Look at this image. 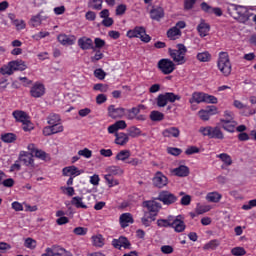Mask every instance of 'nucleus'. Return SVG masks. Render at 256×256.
I'll return each instance as SVG.
<instances>
[{"instance_id": "nucleus-1", "label": "nucleus", "mask_w": 256, "mask_h": 256, "mask_svg": "<svg viewBox=\"0 0 256 256\" xmlns=\"http://www.w3.org/2000/svg\"><path fill=\"white\" fill-rule=\"evenodd\" d=\"M171 59L177 63V65H183L187 63V59L185 58V54H187L188 50L184 44H177L176 49L169 48L168 50Z\"/></svg>"}, {"instance_id": "nucleus-2", "label": "nucleus", "mask_w": 256, "mask_h": 256, "mask_svg": "<svg viewBox=\"0 0 256 256\" xmlns=\"http://www.w3.org/2000/svg\"><path fill=\"white\" fill-rule=\"evenodd\" d=\"M199 133L204 137H208L209 139H225V134L221 131V128L219 126H201L199 129Z\"/></svg>"}, {"instance_id": "nucleus-3", "label": "nucleus", "mask_w": 256, "mask_h": 256, "mask_svg": "<svg viewBox=\"0 0 256 256\" xmlns=\"http://www.w3.org/2000/svg\"><path fill=\"white\" fill-rule=\"evenodd\" d=\"M126 37L130 39L138 38L142 43H150L151 36L146 34V29L143 26H136L132 30L126 32Z\"/></svg>"}, {"instance_id": "nucleus-4", "label": "nucleus", "mask_w": 256, "mask_h": 256, "mask_svg": "<svg viewBox=\"0 0 256 256\" xmlns=\"http://www.w3.org/2000/svg\"><path fill=\"white\" fill-rule=\"evenodd\" d=\"M180 100H181L180 95H177L174 92H166L157 96L156 105L159 108H165L168 103H175L176 101H180Z\"/></svg>"}, {"instance_id": "nucleus-5", "label": "nucleus", "mask_w": 256, "mask_h": 256, "mask_svg": "<svg viewBox=\"0 0 256 256\" xmlns=\"http://www.w3.org/2000/svg\"><path fill=\"white\" fill-rule=\"evenodd\" d=\"M217 67L224 76H229L231 73V63L227 52H220L217 61Z\"/></svg>"}, {"instance_id": "nucleus-6", "label": "nucleus", "mask_w": 256, "mask_h": 256, "mask_svg": "<svg viewBox=\"0 0 256 256\" xmlns=\"http://www.w3.org/2000/svg\"><path fill=\"white\" fill-rule=\"evenodd\" d=\"M227 11L229 15L233 19H241L242 17H245L247 15V8L243 5H237V4H229L227 7Z\"/></svg>"}, {"instance_id": "nucleus-7", "label": "nucleus", "mask_w": 256, "mask_h": 256, "mask_svg": "<svg viewBox=\"0 0 256 256\" xmlns=\"http://www.w3.org/2000/svg\"><path fill=\"white\" fill-rule=\"evenodd\" d=\"M157 69H159L163 75H171L176 67L171 59L162 58L157 62Z\"/></svg>"}, {"instance_id": "nucleus-8", "label": "nucleus", "mask_w": 256, "mask_h": 256, "mask_svg": "<svg viewBox=\"0 0 256 256\" xmlns=\"http://www.w3.org/2000/svg\"><path fill=\"white\" fill-rule=\"evenodd\" d=\"M142 206L148 210V215H150V219H152V221H155V218L158 216V213L162 208L161 204L155 200L144 201Z\"/></svg>"}, {"instance_id": "nucleus-9", "label": "nucleus", "mask_w": 256, "mask_h": 256, "mask_svg": "<svg viewBox=\"0 0 256 256\" xmlns=\"http://www.w3.org/2000/svg\"><path fill=\"white\" fill-rule=\"evenodd\" d=\"M156 200L162 202L163 205L171 206L179 200V197L172 192L161 191L159 192V196H157Z\"/></svg>"}, {"instance_id": "nucleus-10", "label": "nucleus", "mask_w": 256, "mask_h": 256, "mask_svg": "<svg viewBox=\"0 0 256 256\" xmlns=\"http://www.w3.org/2000/svg\"><path fill=\"white\" fill-rule=\"evenodd\" d=\"M152 183L157 189H162L168 185V178L164 173L158 171L155 173Z\"/></svg>"}, {"instance_id": "nucleus-11", "label": "nucleus", "mask_w": 256, "mask_h": 256, "mask_svg": "<svg viewBox=\"0 0 256 256\" xmlns=\"http://www.w3.org/2000/svg\"><path fill=\"white\" fill-rule=\"evenodd\" d=\"M108 116L111 119H122L126 115V109L122 107H115L114 104L108 106Z\"/></svg>"}, {"instance_id": "nucleus-12", "label": "nucleus", "mask_w": 256, "mask_h": 256, "mask_svg": "<svg viewBox=\"0 0 256 256\" xmlns=\"http://www.w3.org/2000/svg\"><path fill=\"white\" fill-rule=\"evenodd\" d=\"M46 88L44 84L41 82H36L32 85L30 89V95L33 98H41L43 95H45Z\"/></svg>"}, {"instance_id": "nucleus-13", "label": "nucleus", "mask_w": 256, "mask_h": 256, "mask_svg": "<svg viewBox=\"0 0 256 256\" xmlns=\"http://www.w3.org/2000/svg\"><path fill=\"white\" fill-rule=\"evenodd\" d=\"M186 227L187 226H185L183 217L181 215H178L176 217L174 216L172 223H171V228L175 229V232L182 233Z\"/></svg>"}, {"instance_id": "nucleus-14", "label": "nucleus", "mask_w": 256, "mask_h": 256, "mask_svg": "<svg viewBox=\"0 0 256 256\" xmlns=\"http://www.w3.org/2000/svg\"><path fill=\"white\" fill-rule=\"evenodd\" d=\"M111 244L115 249H130L131 246L129 239L123 236H121L120 238H114Z\"/></svg>"}, {"instance_id": "nucleus-15", "label": "nucleus", "mask_w": 256, "mask_h": 256, "mask_svg": "<svg viewBox=\"0 0 256 256\" xmlns=\"http://www.w3.org/2000/svg\"><path fill=\"white\" fill-rule=\"evenodd\" d=\"M150 19L160 22L162 18L165 17V11L162 7H153L152 10L149 11Z\"/></svg>"}, {"instance_id": "nucleus-16", "label": "nucleus", "mask_w": 256, "mask_h": 256, "mask_svg": "<svg viewBox=\"0 0 256 256\" xmlns=\"http://www.w3.org/2000/svg\"><path fill=\"white\" fill-rule=\"evenodd\" d=\"M78 47L82 50H95L92 39L85 36L78 39Z\"/></svg>"}, {"instance_id": "nucleus-17", "label": "nucleus", "mask_w": 256, "mask_h": 256, "mask_svg": "<svg viewBox=\"0 0 256 256\" xmlns=\"http://www.w3.org/2000/svg\"><path fill=\"white\" fill-rule=\"evenodd\" d=\"M25 166H34V155L29 152H21L20 157L18 158Z\"/></svg>"}, {"instance_id": "nucleus-18", "label": "nucleus", "mask_w": 256, "mask_h": 256, "mask_svg": "<svg viewBox=\"0 0 256 256\" xmlns=\"http://www.w3.org/2000/svg\"><path fill=\"white\" fill-rule=\"evenodd\" d=\"M57 41L63 46H72L76 42V37L74 35L68 36L66 34H60L59 36H57Z\"/></svg>"}, {"instance_id": "nucleus-19", "label": "nucleus", "mask_w": 256, "mask_h": 256, "mask_svg": "<svg viewBox=\"0 0 256 256\" xmlns=\"http://www.w3.org/2000/svg\"><path fill=\"white\" fill-rule=\"evenodd\" d=\"M141 109H144L143 104H139L136 107H132L131 109L126 110V119L133 121L141 113Z\"/></svg>"}, {"instance_id": "nucleus-20", "label": "nucleus", "mask_w": 256, "mask_h": 256, "mask_svg": "<svg viewBox=\"0 0 256 256\" xmlns=\"http://www.w3.org/2000/svg\"><path fill=\"white\" fill-rule=\"evenodd\" d=\"M180 134V129L177 127H169L162 132L164 138H179Z\"/></svg>"}, {"instance_id": "nucleus-21", "label": "nucleus", "mask_w": 256, "mask_h": 256, "mask_svg": "<svg viewBox=\"0 0 256 256\" xmlns=\"http://www.w3.org/2000/svg\"><path fill=\"white\" fill-rule=\"evenodd\" d=\"M222 129L229 133H235L238 123L235 120H220Z\"/></svg>"}, {"instance_id": "nucleus-22", "label": "nucleus", "mask_w": 256, "mask_h": 256, "mask_svg": "<svg viewBox=\"0 0 256 256\" xmlns=\"http://www.w3.org/2000/svg\"><path fill=\"white\" fill-rule=\"evenodd\" d=\"M134 223V218L133 215H131V213H123L120 216V225L122 229H126L127 227H129V224H133Z\"/></svg>"}, {"instance_id": "nucleus-23", "label": "nucleus", "mask_w": 256, "mask_h": 256, "mask_svg": "<svg viewBox=\"0 0 256 256\" xmlns=\"http://www.w3.org/2000/svg\"><path fill=\"white\" fill-rule=\"evenodd\" d=\"M62 175L71 177L80 176L81 171L75 165H71L63 168Z\"/></svg>"}, {"instance_id": "nucleus-24", "label": "nucleus", "mask_w": 256, "mask_h": 256, "mask_svg": "<svg viewBox=\"0 0 256 256\" xmlns=\"http://www.w3.org/2000/svg\"><path fill=\"white\" fill-rule=\"evenodd\" d=\"M13 117L18 123H27L28 121H30V117L28 116V114L19 110L13 112Z\"/></svg>"}, {"instance_id": "nucleus-25", "label": "nucleus", "mask_w": 256, "mask_h": 256, "mask_svg": "<svg viewBox=\"0 0 256 256\" xmlns=\"http://www.w3.org/2000/svg\"><path fill=\"white\" fill-rule=\"evenodd\" d=\"M172 173L175 174V176L179 177H187L190 174V169L186 165H179L177 168H175Z\"/></svg>"}, {"instance_id": "nucleus-26", "label": "nucleus", "mask_w": 256, "mask_h": 256, "mask_svg": "<svg viewBox=\"0 0 256 256\" xmlns=\"http://www.w3.org/2000/svg\"><path fill=\"white\" fill-rule=\"evenodd\" d=\"M9 65L13 69V71H25L27 69V65L25 61L22 60H15V61H10Z\"/></svg>"}, {"instance_id": "nucleus-27", "label": "nucleus", "mask_w": 256, "mask_h": 256, "mask_svg": "<svg viewBox=\"0 0 256 256\" xmlns=\"http://www.w3.org/2000/svg\"><path fill=\"white\" fill-rule=\"evenodd\" d=\"M196 29L198 30V33L201 37H205L208 33H210L211 26L210 24L205 23L204 20H201V23Z\"/></svg>"}, {"instance_id": "nucleus-28", "label": "nucleus", "mask_w": 256, "mask_h": 256, "mask_svg": "<svg viewBox=\"0 0 256 256\" xmlns=\"http://www.w3.org/2000/svg\"><path fill=\"white\" fill-rule=\"evenodd\" d=\"M115 143L120 146H125L129 142V136L127 133L120 132L115 134Z\"/></svg>"}, {"instance_id": "nucleus-29", "label": "nucleus", "mask_w": 256, "mask_h": 256, "mask_svg": "<svg viewBox=\"0 0 256 256\" xmlns=\"http://www.w3.org/2000/svg\"><path fill=\"white\" fill-rule=\"evenodd\" d=\"M28 149L31 150V154L33 156H36L38 159H41L43 161L46 160V158H47L46 152H44L42 150L35 149L34 144H29Z\"/></svg>"}, {"instance_id": "nucleus-30", "label": "nucleus", "mask_w": 256, "mask_h": 256, "mask_svg": "<svg viewBox=\"0 0 256 256\" xmlns=\"http://www.w3.org/2000/svg\"><path fill=\"white\" fill-rule=\"evenodd\" d=\"M205 101V93L204 92H193L192 97L188 100L191 104L194 103H204Z\"/></svg>"}, {"instance_id": "nucleus-31", "label": "nucleus", "mask_w": 256, "mask_h": 256, "mask_svg": "<svg viewBox=\"0 0 256 256\" xmlns=\"http://www.w3.org/2000/svg\"><path fill=\"white\" fill-rule=\"evenodd\" d=\"M174 216H168L166 219H157V227L159 228H171Z\"/></svg>"}, {"instance_id": "nucleus-32", "label": "nucleus", "mask_w": 256, "mask_h": 256, "mask_svg": "<svg viewBox=\"0 0 256 256\" xmlns=\"http://www.w3.org/2000/svg\"><path fill=\"white\" fill-rule=\"evenodd\" d=\"M182 35V32L180 29L176 28V27H172L168 30L167 32V37L172 40L175 41L177 39H179V37Z\"/></svg>"}, {"instance_id": "nucleus-33", "label": "nucleus", "mask_w": 256, "mask_h": 256, "mask_svg": "<svg viewBox=\"0 0 256 256\" xmlns=\"http://www.w3.org/2000/svg\"><path fill=\"white\" fill-rule=\"evenodd\" d=\"M206 199L209 203H219L222 199V195L219 192H209Z\"/></svg>"}, {"instance_id": "nucleus-34", "label": "nucleus", "mask_w": 256, "mask_h": 256, "mask_svg": "<svg viewBox=\"0 0 256 256\" xmlns=\"http://www.w3.org/2000/svg\"><path fill=\"white\" fill-rule=\"evenodd\" d=\"M71 205L75 206L77 209H88V206L83 203V198L79 196L71 199Z\"/></svg>"}, {"instance_id": "nucleus-35", "label": "nucleus", "mask_w": 256, "mask_h": 256, "mask_svg": "<svg viewBox=\"0 0 256 256\" xmlns=\"http://www.w3.org/2000/svg\"><path fill=\"white\" fill-rule=\"evenodd\" d=\"M196 59H198L200 63H208L211 61L212 55L210 52H199L196 54Z\"/></svg>"}, {"instance_id": "nucleus-36", "label": "nucleus", "mask_w": 256, "mask_h": 256, "mask_svg": "<svg viewBox=\"0 0 256 256\" xmlns=\"http://www.w3.org/2000/svg\"><path fill=\"white\" fill-rule=\"evenodd\" d=\"M149 119L152 122H161L165 119V114L159 111L150 112Z\"/></svg>"}, {"instance_id": "nucleus-37", "label": "nucleus", "mask_w": 256, "mask_h": 256, "mask_svg": "<svg viewBox=\"0 0 256 256\" xmlns=\"http://www.w3.org/2000/svg\"><path fill=\"white\" fill-rule=\"evenodd\" d=\"M54 251V256H73L72 252L67 251L61 246H52Z\"/></svg>"}, {"instance_id": "nucleus-38", "label": "nucleus", "mask_w": 256, "mask_h": 256, "mask_svg": "<svg viewBox=\"0 0 256 256\" xmlns=\"http://www.w3.org/2000/svg\"><path fill=\"white\" fill-rule=\"evenodd\" d=\"M1 141L3 143H14L17 141V135L14 133H4L1 135Z\"/></svg>"}, {"instance_id": "nucleus-39", "label": "nucleus", "mask_w": 256, "mask_h": 256, "mask_svg": "<svg viewBox=\"0 0 256 256\" xmlns=\"http://www.w3.org/2000/svg\"><path fill=\"white\" fill-rule=\"evenodd\" d=\"M131 156V152L129 150H122L121 152H118L116 155L117 161L126 162Z\"/></svg>"}, {"instance_id": "nucleus-40", "label": "nucleus", "mask_w": 256, "mask_h": 256, "mask_svg": "<svg viewBox=\"0 0 256 256\" xmlns=\"http://www.w3.org/2000/svg\"><path fill=\"white\" fill-rule=\"evenodd\" d=\"M104 180L106 181L109 188H113L119 185V181L114 179L111 174L104 175Z\"/></svg>"}, {"instance_id": "nucleus-41", "label": "nucleus", "mask_w": 256, "mask_h": 256, "mask_svg": "<svg viewBox=\"0 0 256 256\" xmlns=\"http://www.w3.org/2000/svg\"><path fill=\"white\" fill-rule=\"evenodd\" d=\"M61 118L58 114H49L47 118V123L52 126V125H58L60 124Z\"/></svg>"}, {"instance_id": "nucleus-42", "label": "nucleus", "mask_w": 256, "mask_h": 256, "mask_svg": "<svg viewBox=\"0 0 256 256\" xmlns=\"http://www.w3.org/2000/svg\"><path fill=\"white\" fill-rule=\"evenodd\" d=\"M217 158H220V160L226 165V166H230L231 164H233V159L230 157L229 154L227 153H221L217 155Z\"/></svg>"}, {"instance_id": "nucleus-43", "label": "nucleus", "mask_w": 256, "mask_h": 256, "mask_svg": "<svg viewBox=\"0 0 256 256\" xmlns=\"http://www.w3.org/2000/svg\"><path fill=\"white\" fill-rule=\"evenodd\" d=\"M142 134V131L141 129H139L138 127L136 126H131L129 129H128V137H132V138H137L138 136H141Z\"/></svg>"}, {"instance_id": "nucleus-44", "label": "nucleus", "mask_w": 256, "mask_h": 256, "mask_svg": "<svg viewBox=\"0 0 256 256\" xmlns=\"http://www.w3.org/2000/svg\"><path fill=\"white\" fill-rule=\"evenodd\" d=\"M42 24V16L41 14H37L36 16H32L30 19V25H32L33 28H37L41 26Z\"/></svg>"}, {"instance_id": "nucleus-45", "label": "nucleus", "mask_w": 256, "mask_h": 256, "mask_svg": "<svg viewBox=\"0 0 256 256\" xmlns=\"http://www.w3.org/2000/svg\"><path fill=\"white\" fill-rule=\"evenodd\" d=\"M24 247L26 249L34 250L37 247V241L34 238H27L24 241Z\"/></svg>"}, {"instance_id": "nucleus-46", "label": "nucleus", "mask_w": 256, "mask_h": 256, "mask_svg": "<svg viewBox=\"0 0 256 256\" xmlns=\"http://www.w3.org/2000/svg\"><path fill=\"white\" fill-rule=\"evenodd\" d=\"M92 242L95 247L102 248L104 246V238L102 235L93 236Z\"/></svg>"}, {"instance_id": "nucleus-47", "label": "nucleus", "mask_w": 256, "mask_h": 256, "mask_svg": "<svg viewBox=\"0 0 256 256\" xmlns=\"http://www.w3.org/2000/svg\"><path fill=\"white\" fill-rule=\"evenodd\" d=\"M0 74L1 75H13L14 74V70H13V68H11V64L8 63L6 65H3L0 68Z\"/></svg>"}, {"instance_id": "nucleus-48", "label": "nucleus", "mask_w": 256, "mask_h": 256, "mask_svg": "<svg viewBox=\"0 0 256 256\" xmlns=\"http://www.w3.org/2000/svg\"><path fill=\"white\" fill-rule=\"evenodd\" d=\"M219 241L217 239L210 240L209 243L203 246L204 250H216L219 247Z\"/></svg>"}, {"instance_id": "nucleus-49", "label": "nucleus", "mask_w": 256, "mask_h": 256, "mask_svg": "<svg viewBox=\"0 0 256 256\" xmlns=\"http://www.w3.org/2000/svg\"><path fill=\"white\" fill-rule=\"evenodd\" d=\"M109 89H110V86H108V84L98 83V84H94L93 86V90L99 91L101 93H107Z\"/></svg>"}, {"instance_id": "nucleus-50", "label": "nucleus", "mask_w": 256, "mask_h": 256, "mask_svg": "<svg viewBox=\"0 0 256 256\" xmlns=\"http://www.w3.org/2000/svg\"><path fill=\"white\" fill-rule=\"evenodd\" d=\"M211 210V206H203V205H196L195 213L198 215H203Z\"/></svg>"}, {"instance_id": "nucleus-51", "label": "nucleus", "mask_w": 256, "mask_h": 256, "mask_svg": "<svg viewBox=\"0 0 256 256\" xmlns=\"http://www.w3.org/2000/svg\"><path fill=\"white\" fill-rule=\"evenodd\" d=\"M93 51L95 52V54L91 57L92 63H97L104 58V54L101 53L100 50L93 49Z\"/></svg>"}, {"instance_id": "nucleus-52", "label": "nucleus", "mask_w": 256, "mask_h": 256, "mask_svg": "<svg viewBox=\"0 0 256 256\" xmlns=\"http://www.w3.org/2000/svg\"><path fill=\"white\" fill-rule=\"evenodd\" d=\"M231 254L233 256H244L246 255V251L243 247H234L231 250Z\"/></svg>"}, {"instance_id": "nucleus-53", "label": "nucleus", "mask_w": 256, "mask_h": 256, "mask_svg": "<svg viewBox=\"0 0 256 256\" xmlns=\"http://www.w3.org/2000/svg\"><path fill=\"white\" fill-rule=\"evenodd\" d=\"M94 49H103L106 45V42L104 39L102 38H95L94 39Z\"/></svg>"}, {"instance_id": "nucleus-54", "label": "nucleus", "mask_w": 256, "mask_h": 256, "mask_svg": "<svg viewBox=\"0 0 256 256\" xmlns=\"http://www.w3.org/2000/svg\"><path fill=\"white\" fill-rule=\"evenodd\" d=\"M61 191L63 192V194H66L67 196H70V197L75 195V189L72 186H68V187L62 186Z\"/></svg>"}, {"instance_id": "nucleus-55", "label": "nucleus", "mask_w": 256, "mask_h": 256, "mask_svg": "<svg viewBox=\"0 0 256 256\" xmlns=\"http://www.w3.org/2000/svg\"><path fill=\"white\" fill-rule=\"evenodd\" d=\"M152 222H154V220H152L150 214L147 215V213H146L145 216L141 218V223L145 227H150Z\"/></svg>"}, {"instance_id": "nucleus-56", "label": "nucleus", "mask_w": 256, "mask_h": 256, "mask_svg": "<svg viewBox=\"0 0 256 256\" xmlns=\"http://www.w3.org/2000/svg\"><path fill=\"white\" fill-rule=\"evenodd\" d=\"M94 77L98 78L99 80L102 81L106 77V72L103 69H101V68L95 69L94 70Z\"/></svg>"}, {"instance_id": "nucleus-57", "label": "nucleus", "mask_w": 256, "mask_h": 256, "mask_svg": "<svg viewBox=\"0 0 256 256\" xmlns=\"http://www.w3.org/2000/svg\"><path fill=\"white\" fill-rule=\"evenodd\" d=\"M204 103L218 104V98L213 95L205 93Z\"/></svg>"}, {"instance_id": "nucleus-58", "label": "nucleus", "mask_w": 256, "mask_h": 256, "mask_svg": "<svg viewBox=\"0 0 256 256\" xmlns=\"http://www.w3.org/2000/svg\"><path fill=\"white\" fill-rule=\"evenodd\" d=\"M198 115H199L200 119H201L202 121H204V122L209 121L210 118H211V115H210L207 111H205L204 109H201V110L198 112Z\"/></svg>"}, {"instance_id": "nucleus-59", "label": "nucleus", "mask_w": 256, "mask_h": 256, "mask_svg": "<svg viewBox=\"0 0 256 256\" xmlns=\"http://www.w3.org/2000/svg\"><path fill=\"white\" fill-rule=\"evenodd\" d=\"M78 156H83L86 159H90L92 157V151L88 148H84L83 150L78 151Z\"/></svg>"}, {"instance_id": "nucleus-60", "label": "nucleus", "mask_w": 256, "mask_h": 256, "mask_svg": "<svg viewBox=\"0 0 256 256\" xmlns=\"http://www.w3.org/2000/svg\"><path fill=\"white\" fill-rule=\"evenodd\" d=\"M88 233V228H84V227H76L74 229V234L77 236H85Z\"/></svg>"}, {"instance_id": "nucleus-61", "label": "nucleus", "mask_w": 256, "mask_h": 256, "mask_svg": "<svg viewBox=\"0 0 256 256\" xmlns=\"http://www.w3.org/2000/svg\"><path fill=\"white\" fill-rule=\"evenodd\" d=\"M22 129L24 130V132H30L34 129V124L31 123L30 120H28V122H22Z\"/></svg>"}, {"instance_id": "nucleus-62", "label": "nucleus", "mask_w": 256, "mask_h": 256, "mask_svg": "<svg viewBox=\"0 0 256 256\" xmlns=\"http://www.w3.org/2000/svg\"><path fill=\"white\" fill-rule=\"evenodd\" d=\"M13 25L16 27L17 30L26 29V23L24 20H14Z\"/></svg>"}, {"instance_id": "nucleus-63", "label": "nucleus", "mask_w": 256, "mask_h": 256, "mask_svg": "<svg viewBox=\"0 0 256 256\" xmlns=\"http://www.w3.org/2000/svg\"><path fill=\"white\" fill-rule=\"evenodd\" d=\"M106 101H107V96H106L105 94H103V93L99 94V95L96 96V98H95V102H96V104H98V105H101V104H103V103H106Z\"/></svg>"}, {"instance_id": "nucleus-64", "label": "nucleus", "mask_w": 256, "mask_h": 256, "mask_svg": "<svg viewBox=\"0 0 256 256\" xmlns=\"http://www.w3.org/2000/svg\"><path fill=\"white\" fill-rule=\"evenodd\" d=\"M256 207V199L249 200L247 204L241 207L243 210H250Z\"/></svg>"}]
</instances>
